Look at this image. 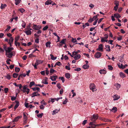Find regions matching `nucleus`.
Listing matches in <instances>:
<instances>
[{
    "mask_svg": "<svg viewBox=\"0 0 128 128\" xmlns=\"http://www.w3.org/2000/svg\"><path fill=\"white\" fill-rule=\"evenodd\" d=\"M3 48L6 52V56L10 58L12 57L14 52L12 51L14 50L13 48L12 47H7L6 46L4 45L3 46Z\"/></svg>",
    "mask_w": 128,
    "mask_h": 128,
    "instance_id": "1",
    "label": "nucleus"
},
{
    "mask_svg": "<svg viewBox=\"0 0 128 128\" xmlns=\"http://www.w3.org/2000/svg\"><path fill=\"white\" fill-rule=\"evenodd\" d=\"M104 37H102L101 38V42H107L108 40L107 39L108 37V35L107 34H105L104 35Z\"/></svg>",
    "mask_w": 128,
    "mask_h": 128,
    "instance_id": "2",
    "label": "nucleus"
},
{
    "mask_svg": "<svg viewBox=\"0 0 128 128\" xmlns=\"http://www.w3.org/2000/svg\"><path fill=\"white\" fill-rule=\"evenodd\" d=\"M90 88L92 92H94L96 90L95 86L93 83H91L90 84Z\"/></svg>",
    "mask_w": 128,
    "mask_h": 128,
    "instance_id": "3",
    "label": "nucleus"
},
{
    "mask_svg": "<svg viewBox=\"0 0 128 128\" xmlns=\"http://www.w3.org/2000/svg\"><path fill=\"white\" fill-rule=\"evenodd\" d=\"M41 26L40 25H37L34 24L32 28L34 30H39L41 28Z\"/></svg>",
    "mask_w": 128,
    "mask_h": 128,
    "instance_id": "4",
    "label": "nucleus"
},
{
    "mask_svg": "<svg viewBox=\"0 0 128 128\" xmlns=\"http://www.w3.org/2000/svg\"><path fill=\"white\" fill-rule=\"evenodd\" d=\"M26 86H24L22 90L24 93L26 92L27 94H28L30 92V89L29 88H27Z\"/></svg>",
    "mask_w": 128,
    "mask_h": 128,
    "instance_id": "5",
    "label": "nucleus"
},
{
    "mask_svg": "<svg viewBox=\"0 0 128 128\" xmlns=\"http://www.w3.org/2000/svg\"><path fill=\"white\" fill-rule=\"evenodd\" d=\"M98 117L97 114H94L91 117V120L92 121H93L94 120L95 121L98 118Z\"/></svg>",
    "mask_w": 128,
    "mask_h": 128,
    "instance_id": "6",
    "label": "nucleus"
},
{
    "mask_svg": "<svg viewBox=\"0 0 128 128\" xmlns=\"http://www.w3.org/2000/svg\"><path fill=\"white\" fill-rule=\"evenodd\" d=\"M26 31H24V32L27 35H30L31 34H32V32L30 30H28V27H27L25 29Z\"/></svg>",
    "mask_w": 128,
    "mask_h": 128,
    "instance_id": "7",
    "label": "nucleus"
},
{
    "mask_svg": "<svg viewBox=\"0 0 128 128\" xmlns=\"http://www.w3.org/2000/svg\"><path fill=\"white\" fill-rule=\"evenodd\" d=\"M48 78L46 77H45L44 79L42 80V83L44 84H48V83L47 82L48 80Z\"/></svg>",
    "mask_w": 128,
    "mask_h": 128,
    "instance_id": "8",
    "label": "nucleus"
},
{
    "mask_svg": "<svg viewBox=\"0 0 128 128\" xmlns=\"http://www.w3.org/2000/svg\"><path fill=\"white\" fill-rule=\"evenodd\" d=\"M112 97L114 98V100H117L119 99L120 98V96L117 94H115Z\"/></svg>",
    "mask_w": 128,
    "mask_h": 128,
    "instance_id": "9",
    "label": "nucleus"
},
{
    "mask_svg": "<svg viewBox=\"0 0 128 128\" xmlns=\"http://www.w3.org/2000/svg\"><path fill=\"white\" fill-rule=\"evenodd\" d=\"M101 55V53L99 52H97L95 55V57L98 58L100 57Z\"/></svg>",
    "mask_w": 128,
    "mask_h": 128,
    "instance_id": "10",
    "label": "nucleus"
},
{
    "mask_svg": "<svg viewBox=\"0 0 128 128\" xmlns=\"http://www.w3.org/2000/svg\"><path fill=\"white\" fill-rule=\"evenodd\" d=\"M117 65L118 66V67L120 68L123 69L126 68L125 66H123L122 64L120 63H118L117 64Z\"/></svg>",
    "mask_w": 128,
    "mask_h": 128,
    "instance_id": "11",
    "label": "nucleus"
},
{
    "mask_svg": "<svg viewBox=\"0 0 128 128\" xmlns=\"http://www.w3.org/2000/svg\"><path fill=\"white\" fill-rule=\"evenodd\" d=\"M40 94L38 93V91L36 92H34L32 93V98L36 96H40Z\"/></svg>",
    "mask_w": 128,
    "mask_h": 128,
    "instance_id": "12",
    "label": "nucleus"
},
{
    "mask_svg": "<svg viewBox=\"0 0 128 128\" xmlns=\"http://www.w3.org/2000/svg\"><path fill=\"white\" fill-rule=\"evenodd\" d=\"M57 78L56 76H50V79L52 81H55Z\"/></svg>",
    "mask_w": 128,
    "mask_h": 128,
    "instance_id": "13",
    "label": "nucleus"
},
{
    "mask_svg": "<svg viewBox=\"0 0 128 128\" xmlns=\"http://www.w3.org/2000/svg\"><path fill=\"white\" fill-rule=\"evenodd\" d=\"M60 109L59 108L58 109H56L54 110L52 112V115L55 114L57 113L58 112H60Z\"/></svg>",
    "mask_w": 128,
    "mask_h": 128,
    "instance_id": "14",
    "label": "nucleus"
},
{
    "mask_svg": "<svg viewBox=\"0 0 128 128\" xmlns=\"http://www.w3.org/2000/svg\"><path fill=\"white\" fill-rule=\"evenodd\" d=\"M99 51H102L103 46L102 44H100L98 46V48L97 49Z\"/></svg>",
    "mask_w": 128,
    "mask_h": 128,
    "instance_id": "15",
    "label": "nucleus"
},
{
    "mask_svg": "<svg viewBox=\"0 0 128 128\" xmlns=\"http://www.w3.org/2000/svg\"><path fill=\"white\" fill-rule=\"evenodd\" d=\"M114 86L116 87L117 90H118L121 87V85L120 84H119L118 83H116L114 84Z\"/></svg>",
    "mask_w": 128,
    "mask_h": 128,
    "instance_id": "16",
    "label": "nucleus"
},
{
    "mask_svg": "<svg viewBox=\"0 0 128 128\" xmlns=\"http://www.w3.org/2000/svg\"><path fill=\"white\" fill-rule=\"evenodd\" d=\"M81 57V55L80 54H77L76 56L74 57V58L75 60L79 59Z\"/></svg>",
    "mask_w": 128,
    "mask_h": 128,
    "instance_id": "17",
    "label": "nucleus"
},
{
    "mask_svg": "<svg viewBox=\"0 0 128 128\" xmlns=\"http://www.w3.org/2000/svg\"><path fill=\"white\" fill-rule=\"evenodd\" d=\"M99 72L100 74H105L106 72V71L104 70H99Z\"/></svg>",
    "mask_w": 128,
    "mask_h": 128,
    "instance_id": "18",
    "label": "nucleus"
},
{
    "mask_svg": "<svg viewBox=\"0 0 128 128\" xmlns=\"http://www.w3.org/2000/svg\"><path fill=\"white\" fill-rule=\"evenodd\" d=\"M114 16L115 18H119L121 17V16L118 13L114 14Z\"/></svg>",
    "mask_w": 128,
    "mask_h": 128,
    "instance_id": "19",
    "label": "nucleus"
},
{
    "mask_svg": "<svg viewBox=\"0 0 128 128\" xmlns=\"http://www.w3.org/2000/svg\"><path fill=\"white\" fill-rule=\"evenodd\" d=\"M15 102H16V104L14 107V108L15 110H16L19 105V102L18 101H15Z\"/></svg>",
    "mask_w": 128,
    "mask_h": 128,
    "instance_id": "20",
    "label": "nucleus"
},
{
    "mask_svg": "<svg viewBox=\"0 0 128 128\" xmlns=\"http://www.w3.org/2000/svg\"><path fill=\"white\" fill-rule=\"evenodd\" d=\"M43 62L42 60H36V62L35 63L38 65V64H42Z\"/></svg>",
    "mask_w": 128,
    "mask_h": 128,
    "instance_id": "21",
    "label": "nucleus"
},
{
    "mask_svg": "<svg viewBox=\"0 0 128 128\" xmlns=\"http://www.w3.org/2000/svg\"><path fill=\"white\" fill-rule=\"evenodd\" d=\"M51 42L49 41L47 42L46 44V46L47 48L48 47L49 48H50Z\"/></svg>",
    "mask_w": 128,
    "mask_h": 128,
    "instance_id": "22",
    "label": "nucleus"
},
{
    "mask_svg": "<svg viewBox=\"0 0 128 128\" xmlns=\"http://www.w3.org/2000/svg\"><path fill=\"white\" fill-rule=\"evenodd\" d=\"M52 2V1L51 0H48L45 2V4L46 5L50 4H51Z\"/></svg>",
    "mask_w": 128,
    "mask_h": 128,
    "instance_id": "23",
    "label": "nucleus"
},
{
    "mask_svg": "<svg viewBox=\"0 0 128 128\" xmlns=\"http://www.w3.org/2000/svg\"><path fill=\"white\" fill-rule=\"evenodd\" d=\"M89 67V66L88 64H84L82 66L83 68L85 69H88Z\"/></svg>",
    "mask_w": 128,
    "mask_h": 128,
    "instance_id": "24",
    "label": "nucleus"
},
{
    "mask_svg": "<svg viewBox=\"0 0 128 128\" xmlns=\"http://www.w3.org/2000/svg\"><path fill=\"white\" fill-rule=\"evenodd\" d=\"M120 76L122 78H124L126 76L125 74L122 72H120Z\"/></svg>",
    "mask_w": 128,
    "mask_h": 128,
    "instance_id": "25",
    "label": "nucleus"
},
{
    "mask_svg": "<svg viewBox=\"0 0 128 128\" xmlns=\"http://www.w3.org/2000/svg\"><path fill=\"white\" fill-rule=\"evenodd\" d=\"M7 6L6 4H1V5L0 6V8L1 9H3L5 8L6 6Z\"/></svg>",
    "mask_w": 128,
    "mask_h": 128,
    "instance_id": "26",
    "label": "nucleus"
},
{
    "mask_svg": "<svg viewBox=\"0 0 128 128\" xmlns=\"http://www.w3.org/2000/svg\"><path fill=\"white\" fill-rule=\"evenodd\" d=\"M20 116H18L15 118L13 120V122H16L18 121V119L20 118Z\"/></svg>",
    "mask_w": 128,
    "mask_h": 128,
    "instance_id": "27",
    "label": "nucleus"
},
{
    "mask_svg": "<svg viewBox=\"0 0 128 128\" xmlns=\"http://www.w3.org/2000/svg\"><path fill=\"white\" fill-rule=\"evenodd\" d=\"M106 51L108 52H110V46L108 45H107L106 46Z\"/></svg>",
    "mask_w": 128,
    "mask_h": 128,
    "instance_id": "28",
    "label": "nucleus"
},
{
    "mask_svg": "<svg viewBox=\"0 0 128 128\" xmlns=\"http://www.w3.org/2000/svg\"><path fill=\"white\" fill-rule=\"evenodd\" d=\"M19 36H18V37H16L15 38V45H16V46H17V44H16V42H17L18 41V40L19 39Z\"/></svg>",
    "mask_w": 128,
    "mask_h": 128,
    "instance_id": "29",
    "label": "nucleus"
},
{
    "mask_svg": "<svg viewBox=\"0 0 128 128\" xmlns=\"http://www.w3.org/2000/svg\"><path fill=\"white\" fill-rule=\"evenodd\" d=\"M21 0H15V4L16 5H17L20 4V2Z\"/></svg>",
    "mask_w": 128,
    "mask_h": 128,
    "instance_id": "30",
    "label": "nucleus"
},
{
    "mask_svg": "<svg viewBox=\"0 0 128 128\" xmlns=\"http://www.w3.org/2000/svg\"><path fill=\"white\" fill-rule=\"evenodd\" d=\"M14 40V39L12 37H10V39L9 40L8 42H12V43H13Z\"/></svg>",
    "mask_w": 128,
    "mask_h": 128,
    "instance_id": "31",
    "label": "nucleus"
},
{
    "mask_svg": "<svg viewBox=\"0 0 128 128\" xmlns=\"http://www.w3.org/2000/svg\"><path fill=\"white\" fill-rule=\"evenodd\" d=\"M50 56L52 60H55L56 59V56L54 57L53 55L51 54H50Z\"/></svg>",
    "mask_w": 128,
    "mask_h": 128,
    "instance_id": "32",
    "label": "nucleus"
},
{
    "mask_svg": "<svg viewBox=\"0 0 128 128\" xmlns=\"http://www.w3.org/2000/svg\"><path fill=\"white\" fill-rule=\"evenodd\" d=\"M23 115H24V120H28V118L27 116H26V115L24 113V112L23 113Z\"/></svg>",
    "mask_w": 128,
    "mask_h": 128,
    "instance_id": "33",
    "label": "nucleus"
},
{
    "mask_svg": "<svg viewBox=\"0 0 128 128\" xmlns=\"http://www.w3.org/2000/svg\"><path fill=\"white\" fill-rule=\"evenodd\" d=\"M32 90H37L38 91H39L40 88L38 87H34L32 88Z\"/></svg>",
    "mask_w": 128,
    "mask_h": 128,
    "instance_id": "34",
    "label": "nucleus"
},
{
    "mask_svg": "<svg viewBox=\"0 0 128 128\" xmlns=\"http://www.w3.org/2000/svg\"><path fill=\"white\" fill-rule=\"evenodd\" d=\"M117 108L116 107H114L112 108V111L114 112H115L117 111Z\"/></svg>",
    "mask_w": 128,
    "mask_h": 128,
    "instance_id": "35",
    "label": "nucleus"
},
{
    "mask_svg": "<svg viewBox=\"0 0 128 128\" xmlns=\"http://www.w3.org/2000/svg\"><path fill=\"white\" fill-rule=\"evenodd\" d=\"M114 4L116 5L115 6H118L119 5V2L118 1L115 0Z\"/></svg>",
    "mask_w": 128,
    "mask_h": 128,
    "instance_id": "36",
    "label": "nucleus"
},
{
    "mask_svg": "<svg viewBox=\"0 0 128 128\" xmlns=\"http://www.w3.org/2000/svg\"><path fill=\"white\" fill-rule=\"evenodd\" d=\"M65 76L66 78L68 79L70 78V74L69 73H66L65 74Z\"/></svg>",
    "mask_w": 128,
    "mask_h": 128,
    "instance_id": "37",
    "label": "nucleus"
},
{
    "mask_svg": "<svg viewBox=\"0 0 128 128\" xmlns=\"http://www.w3.org/2000/svg\"><path fill=\"white\" fill-rule=\"evenodd\" d=\"M43 113H42L40 114H38L37 115V116L40 118H41L42 117V116H43Z\"/></svg>",
    "mask_w": 128,
    "mask_h": 128,
    "instance_id": "38",
    "label": "nucleus"
},
{
    "mask_svg": "<svg viewBox=\"0 0 128 128\" xmlns=\"http://www.w3.org/2000/svg\"><path fill=\"white\" fill-rule=\"evenodd\" d=\"M18 74L16 73H14L12 75V76L13 78H16L18 76Z\"/></svg>",
    "mask_w": 128,
    "mask_h": 128,
    "instance_id": "39",
    "label": "nucleus"
},
{
    "mask_svg": "<svg viewBox=\"0 0 128 128\" xmlns=\"http://www.w3.org/2000/svg\"><path fill=\"white\" fill-rule=\"evenodd\" d=\"M66 40L65 39H63L62 40L61 42H60V44H65V41H66Z\"/></svg>",
    "mask_w": 128,
    "mask_h": 128,
    "instance_id": "40",
    "label": "nucleus"
},
{
    "mask_svg": "<svg viewBox=\"0 0 128 128\" xmlns=\"http://www.w3.org/2000/svg\"><path fill=\"white\" fill-rule=\"evenodd\" d=\"M94 5L91 3H90L89 5V6L90 8V9H92L94 7Z\"/></svg>",
    "mask_w": 128,
    "mask_h": 128,
    "instance_id": "41",
    "label": "nucleus"
},
{
    "mask_svg": "<svg viewBox=\"0 0 128 128\" xmlns=\"http://www.w3.org/2000/svg\"><path fill=\"white\" fill-rule=\"evenodd\" d=\"M5 77L8 80H10L11 78L10 75L8 74H7Z\"/></svg>",
    "mask_w": 128,
    "mask_h": 128,
    "instance_id": "42",
    "label": "nucleus"
},
{
    "mask_svg": "<svg viewBox=\"0 0 128 128\" xmlns=\"http://www.w3.org/2000/svg\"><path fill=\"white\" fill-rule=\"evenodd\" d=\"M35 84V83L34 82L32 81L31 82H30V84H29V86L30 87H32V86L34 85Z\"/></svg>",
    "mask_w": 128,
    "mask_h": 128,
    "instance_id": "43",
    "label": "nucleus"
},
{
    "mask_svg": "<svg viewBox=\"0 0 128 128\" xmlns=\"http://www.w3.org/2000/svg\"><path fill=\"white\" fill-rule=\"evenodd\" d=\"M20 68L18 67H16L15 68V70L16 72H19L20 71Z\"/></svg>",
    "mask_w": 128,
    "mask_h": 128,
    "instance_id": "44",
    "label": "nucleus"
},
{
    "mask_svg": "<svg viewBox=\"0 0 128 128\" xmlns=\"http://www.w3.org/2000/svg\"><path fill=\"white\" fill-rule=\"evenodd\" d=\"M71 41L73 43H75L77 41L76 38H72Z\"/></svg>",
    "mask_w": 128,
    "mask_h": 128,
    "instance_id": "45",
    "label": "nucleus"
},
{
    "mask_svg": "<svg viewBox=\"0 0 128 128\" xmlns=\"http://www.w3.org/2000/svg\"><path fill=\"white\" fill-rule=\"evenodd\" d=\"M19 10L22 13H23L25 11V10L23 8L20 9Z\"/></svg>",
    "mask_w": 128,
    "mask_h": 128,
    "instance_id": "46",
    "label": "nucleus"
},
{
    "mask_svg": "<svg viewBox=\"0 0 128 128\" xmlns=\"http://www.w3.org/2000/svg\"><path fill=\"white\" fill-rule=\"evenodd\" d=\"M108 69L110 70H112L113 69V68L111 65H109L108 66Z\"/></svg>",
    "mask_w": 128,
    "mask_h": 128,
    "instance_id": "47",
    "label": "nucleus"
},
{
    "mask_svg": "<svg viewBox=\"0 0 128 128\" xmlns=\"http://www.w3.org/2000/svg\"><path fill=\"white\" fill-rule=\"evenodd\" d=\"M22 26L24 28H25V26L26 25V23L24 22V21H22Z\"/></svg>",
    "mask_w": 128,
    "mask_h": 128,
    "instance_id": "48",
    "label": "nucleus"
},
{
    "mask_svg": "<svg viewBox=\"0 0 128 128\" xmlns=\"http://www.w3.org/2000/svg\"><path fill=\"white\" fill-rule=\"evenodd\" d=\"M98 16H93L92 18L94 20H96V19L98 20Z\"/></svg>",
    "mask_w": 128,
    "mask_h": 128,
    "instance_id": "49",
    "label": "nucleus"
},
{
    "mask_svg": "<svg viewBox=\"0 0 128 128\" xmlns=\"http://www.w3.org/2000/svg\"><path fill=\"white\" fill-rule=\"evenodd\" d=\"M8 28L5 30V32L8 31L10 29L11 27L10 26H8Z\"/></svg>",
    "mask_w": 128,
    "mask_h": 128,
    "instance_id": "50",
    "label": "nucleus"
},
{
    "mask_svg": "<svg viewBox=\"0 0 128 128\" xmlns=\"http://www.w3.org/2000/svg\"><path fill=\"white\" fill-rule=\"evenodd\" d=\"M48 28V26L46 25L43 28L42 30H47Z\"/></svg>",
    "mask_w": 128,
    "mask_h": 128,
    "instance_id": "51",
    "label": "nucleus"
},
{
    "mask_svg": "<svg viewBox=\"0 0 128 128\" xmlns=\"http://www.w3.org/2000/svg\"><path fill=\"white\" fill-rule=\"evenodd\" d=\"M89 125L91 126H96V124H94L93 122H90L89 124Z\"/></svg>",
    "mask_w": 128,
    "mask_h": 128,
    "instance_id": "52",
    "label": "nucleus"
},
{
    "mask_svg": "<svg viewBox=\"0 0 128 128\" xmlns=\"http://www.w3.org/2000/svg\"><path fill=\"white\" fill-rule=\"evenodd\" d=\"M54 102V99L52 98H51V100H49L48 102V103H50L51 102H52V103H53Z\"/></svg>",
    "mask_w": 128,
    "mask_h": 128,
    "instance_id": "53",
    "label": "nucleus"
},
{
    "mask_svg": "<svg viewBox=\"0 0 128 128\" xmlns=\"http://www.w3.org/2000/svg\"><path fill=\"white\" fill-rule=\"evenodd\" d=\"M59 79H61V80L62 81V82H64V78L63 77H60L59 78Z\"/></svg>",
    "mask_w": 128,
    "mask_h": 128,
    "instance_id": "54",
    "label": "nucleus"
},
{
    "mask_svg": "<svg viewBox=\"0 0 128 128\" xmlns=\"http://www.w3.org/2000/svg\"><path fill=\"white\" fill-rule=\"evenodd\" d=\"M122 36H120L119 37H118L117 38L118 40L120 41L122 39Z\"/></svg>",
    "mask_w": 128,
    "mask_h": 128,
    "instance_id": "55",
    "label": "nucleus"
},
{
    "mask_svg": "<svg viewBox=\"0 0 128 128\" xmlns=\"http://www.w3.org/2000/svg\"><path fill=\"white\" fill-rule=\"evenodd\" d=\"M81 70V68H78L74 69V70L78 72Z\"/></svg>",
    "mask_w": 128,
    "mask_h": 128,
    "instance_id": "56",
    "label": "nucleus"
},
{
    "mask_svg": "<svg viewBox=\"0 0 128 128\" xmlns=\"http://www.w3.org/2000/svg\"><path fill=\"white\" fill-rule=\"evenodd\" d=\"M61 64H62L60 63V62H58L55 65H57L58 66H60Z\"/></svg>",
    "mask_w": 128,
    "mask_h": 128,
    "instance_id": "57",
    "label": "nucleus"
},
{
    "mask_svg": "<svg viewBox=\"0 0 128 128\" xmlns=\"http://www.w3.org/2000/svg\"><path fill=\"white\" fill-rule=\"evenodd\" d=\"M41 103L43 105H45L46 104L45 102L44 101V100H42L41 102Z\"/></svg>",
    "mask_w": 128,
    "mask_h": 128,
    "instance_id": "58",
    "label": "nucleus"
},
{
    "mask_svg": "<svg viewBox=\"0 0 128 128\" xmlns=\"http://www.w3.org/2000/svg\"><path fill=\"white\" fill-rule=\"evenodd\" d=\"M44 106L43 105H41L40 106V108L41 110H43L44 108Z\"/></svg>",
    "mask_w": 128,
    "mask_h": 128,
    "instance_id": "59",
    "label": "nucleus"
},
{
    "mask_svg": "<svg viewBox=\"0 0 128 128\" xmlns=\"http://www.w3.org/2000/svg\"><path fill=\"white\" fill-rule=\"evenodd\" d=\"M8 88H5L4 90L5 92L6 93H7V92H8Z\"/></svg>",
    "mask_w": 128,
    "mask_h": 128,
    "instance_id": "60",
    "label": "nucleus"
},
{
    "mask_svg": "<svg viewBox=\"0 0 128 128\" xmlns=\"http://www.w3.org/2000/svg\"><path fill=\"white\" fill-rule=\"evenodd\" d=\"M10 126H8L0 127V128H10Z\"/></svg>",
    "mask_w": 128,
    "mask_h": 128,
    "instance_id": "61",
    "label": "nucleus"
},
{
    "mask_svg": "<svg viewBox=\"0 0 128 128\" xmlns=\"http://www.w3.org/2000/svg\"><path fill=\"white\" fill-rule=\"evenodd\" d=\"M57 87L59 89H60L61 88L60 84V83H58L56 84Z\"/></svg>",
    "mask_w": 128,
    "mask_h": 128,
    "instance_id": "62",
    "label": "nucleus"
},
{
    "mask_svg": "<svg viewBox=\"0 0 128 128\" xmlns=\"http://www.w3.org/2000/svg\"><path fill=\"white\" fill-rule=\"evenodd\" d=\"M25 105L26 107V108H28L29 107V104L28 103H26L25 104Z\"/></svg>",
    "mask_w": 128,
    "mask_h": 128,
    "instance_id": "63",
    "label": "nucleus"
},
{
    "mask_svg": "<svg viewBox=\"0 0 128 128\" xmlns=\"http://www.w3.org/2000/svg\"><path fill=\"white\" fill-rule=\"evenodd\" d=\"M96 126H91L88 127L87 128H96Z\"/></svg>",
    "mask_w": 128,
    "mask_h": 128,
    "instance_id": "64",
    "label": "nucleus"
}]
</instances>
